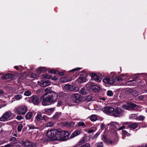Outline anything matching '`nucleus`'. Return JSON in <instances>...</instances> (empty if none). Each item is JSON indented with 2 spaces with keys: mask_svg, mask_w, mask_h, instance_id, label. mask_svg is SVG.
Wrapping results in <instances>:
<instances>
[{
  "mask_svg": "<svg viewBox=\"0 0 147 147\" xmlns=\"http://www.w3.org/2000/svg\"><path fill=\"white\" fill-rule=\"evenodd\" d=\"M58 96V94L55 92L49 94H44L41 98L42 105L46 106L55 103L57 100Z\"/></svg>",
  "mask_w": 147,
  "mask_h": 147,
  "instance_id": "obj_1",
  "label": "nucleus"
},
{
  "mask_svg": "<svg viewBox=\"0 0 147 147\" xmlns=\"http://www.w3.org/2000/svg\"><path fill=\"white\" fill-rule=\"evenodd\" d=\"M64 74V73L63 72H59V74L61 76H63Z\"/></svg>",
  "mask_w": 147,
  "mask_h": 147,
  "instance_id": "obj_63",
  "label": "nucleus"
},
{
  "mask_svg": "<svg viewBox=\"0 0 147 147\" xmlns=\"http://www.w3.org/2000/svg\"><path fill=\"white\" fill-rule=\"evenodd\" d=\"M55 131L54 140L63 141V134H64V132H63L62 131H58L56 129Z\"/></svg>",
  "mask_w": 147,
  "mask_h": 147,
  "instance_id": "obj_4",
  "label": "nucleus"
},
{
  "mask_svg": "<svg viewBox=\"0 0 147 147\" xmlns=\"http://www.w3.org/2000/svg\"><path fill=\"white\" fill-rule=\"evenodd\" d=\"M107 143L108 144H113V142L111 140H109L107 141Z\"/></svg>",
  "mask_w": 147,
  "mask_h": 147,
  "instance_id": "obj_57",
  "label": "nucleus"
},
{
  "mask_svg": "<svg viewBox=\"0 0 147 147\" xmlns=\"http://www.w3.org/2000/svg\"><path fill=\"white\" fill-rule=\"evenodd\" d=\"M64 132V134H63V141H66L69 139V133L67 131H62Z\"/></svg>",
  "mask_w": 147,
  "mask_h": 147,
  "instance_id": "obj_19",
  "label": "nucleus"
},
{
  "mask_svg": "<svg viewBox=\"0 0 147 147\" xmlns=\"http://www.w3.org/2000/svg\"><path fill=\"white\" fill-rule=\"evenodd\" d=\"M91 79L92 80L95 81L97 82H99L101 80V79L100 77L98 76L95 73H92L91 74Z\"/></svg>",
  "mask_w": 147,
  "mask_h": 147,
  "instance_id": "obj_14",
  "label": "nucleus"
},
{
  "mask_svg": "<svg viewBox=\"0 0 147 147\" xmlns=\"http://www.w3.org/2000/svg\"><path fill=\"white\" fill-rule=\"evenodd\" d=\"M138 78V76H136L135 77L134 80H130L129 81V82H131L134 81L137 83H139L140 82V81H139L140 80H137Z\"/></svg>",
  "mask_w": 147,
  "mask_h": 147,
  "instance_id": "obj_36",
  "label": "nucleus"
},
{
  "mask_svg": "<svg viewBox=\"0 0 147 147\" xmlns=\"http://www.w3.org/2000/svg\"><path fill=\"white\" fill-rule=\"evenodd\" d=\"M61 115L59 113H55V115L53 116V118L55 120L58 119L60 116Z\"/></svg>",
  "mask_w": 147,
  "mask_h": 147,
  "instance_id": "obj_34",
  "label": "nucleus"
},
{
  "mask_svg": "<svg viewBox=\"0 0 147 147\" xmlns=\"http://www.w3.org/2000/svg\"><path fill=\"white\" fill-rule=\"evenodd\" d=\"M28 110L27 107L24 105H20L16 107L15 109V112L17 114L21 115H24Z\"/></svg>",
  "mask_w": 147,
  "mask_h": 147,
  "instance_id": "obj_2",
  "label": "nucleus"
},
{
  "mask_svg": "<svg viewBox=\"0 0 147 147\" xmlns=\"http://www.w3.org/2000/svg\"><path fill=\"white\" fill-rule=\"evenodd\" d=\"M115 80L118 82H121L123 81V79L120 76H117L116 77Z\"/></svg>",
  "mask_w": 147,
  "mask_h": 147,
  "instance_id": "obj_43",
  "label": "nucleus"
},
{
  "mask_svg": "<svg viewBox=\"0 0 147 147\" xmlns=\"http://www.w3.org/2000/svg\"><path fill=\"white\" fill-rule=\"evenodd\" d=\"M80 69V68H79V67H77V68L73 69L71 70H70L69 71V72H71V71H77V70H79Z\"/></svg>",
  "mask_w": 147,
  "mask_h": 147,
  "instance_id": "obj_53",
  "label": "nucleus"
},
{
  "mask_svg": "<svg viewBox=\"0 0 147 147\" xmlns=\"http://www.w3.org/2000/svg\"><path fill=\"white\" fill-rule=\"evenodd\" d=\"M107 96L111 97L113 95V93L112 91L109 90L107 91Z\"/></svg>",
  "mask_w": 147,
  "mask_h": 147,
  "instance_id": "obj_37",
  "label": "nucleus"
},
{
  "mask_svg": "<svg viewBox=\"0 0 147 147\" xmlns=\"http://www.w3.org/2000/svg\"><path fill=\"white\" fill-rule=\"evenodd\" d=\"M50 84V82L47 80L41 81L40 85L41 86L45 87L49 86Z\"/></svg>",
  "mask_w": 147,
  "mask_h": 147,
  "instance_id": "obj_17",
  "label": "nucleus"
},
{
  "mask_svg": "<svg viewBox=\"0 0 147 147\" xmlns=\"http://www.w3.org/2000/svg\"><path fill=\"white\" fill-rule=\"evenodd\" d=\"M81 129H78L75 131L71 135L70 138H74L76 136L79 135L82 132Z\"/></svg>",
  "mask_w": 147,
  "mask_h": 147,
  "instance_id": "obj_18",
  "label": "nucleus"
},
{
  "mask_svg": "<svg viewBox=\"0 0 147 147\" xmlns=\"http://www.w3.org/2000/svg\"><path fill=\"white\" fill-rule=\"evenodd\" d=\"M105 127V125L103 123H102L100 124V128L102 129H104Z\"/></svg>",
  "mask_w": 147,
  "mask_h": 147,
  "instance_id": "obj_58",
  "label": "nucleus"
},
{
  "mask_svg": "<svg viewBox=\"0 0 147 147\" xmlns=\"http://www.w3.org/2000/svg\"><path fill=\"white\" fill-rule=\"evenodd\" d=\"M18 89L17 93H20V94L15 95L14 97V98L16 99V100H19L22 98V94L24 91V90L21 87L19 88Z\"/></svg>",
  "mask_w": 147,
  "mask_h": 147,
  "instance_id": "obj_8",
  "label": "nucleus"
},
{
  "mask_svg": "<svg viewBox=\"0 0 147 147\" xmlns=\"http://www.w3.org/2000/svg\"><path fill=\"white\" fill-rule=\"evenodd\" d=\"M13 77V76L11 74H8L5 75L3 78L5 79H11Z\"/></svg>",
  "mask_w": 147,
  "mask_h": 147,
  "instance_id": "obj_29",
  "label": "nucleus"
},
{
  "mask_svg": "<svg viewBox=\"0 0 147 147\" xmlns=\"http://www.w3.org/2000/svg\"><path fill=\"white\" fill-rule=\"evenodd\" d=\"M78 83H83L86 82L85 78L82 75H81L77 80Z\"/></svg>",
  "mask_w": 147,
  "mask_h": 147,
  "instance_id": "obj_21",
  "label": "nucleus"
},
{
  "mask_svg": "<svg viewBox=\"0 0 147 147\" xmlns=\"http://www.w3.org/2000/svg\"><path fill=\"white\" fill-rule=\"evenodd\" d=\"M125 128V126L124 125H123L121 127H120L119 128L117 129L118 130H122L123 129Z\"/></svg>",
  "mask_w": 147,
  "mask_h": 147,
  "instance_id": "obj_59",
  "label": "nucleus"
},
{
  "mask_svg": "<svg viewBox=\"0 0 147 147\" xmlns=\"http://www.w3.org/2000/svg\"><path fill=\"white\" fill-rule=\"evenodd\" d=\"M137 117V115L135 114H131L129 115L130 119H135Z\"/></svg>",
  "mask_w": 147,
  "mask_h": 147,
  "instance_id": "obj_42",
  "label": "nucleus"
},
{
  "mask_svg": "<svg viewBox=\"0 0 147 147\" xmlns=\"http://www.w3.org/2000/svg\"><path fill=\"white\" fill-rule=\"evenodd\" d=\"M12 146L11 144H8L7 145H5L4 146V147H9Z\"/></svg>",
  "mask_w": 147,
  "mask_h": 147,
  "instance_id": "obj_62",
  "label": "nucleus"
},
{
  "mask_svg": "<svg viewBox=\"0 0 147 147\" xmlns=\"http://www.w3.org/2000/svg\"><path fill=\"white\" fill-rule=\"evenodd\" d=\"M92 86V89L93 92H97L100 90V88L99 86L96 85Z\"/></svg>",
  "mask_w": 147,
  "mask_h": 147,
  "instance_id": "obj_26",
  "label": "nucleus"
},
{
  "mask_svg": "<svg viewBox=\"0 0 147 147\" xmlns=\"http://www.w3.org/2000/svg\"><path fill=\"white\" fill-rule=\"evenodd\" d=\"M31 94V92L29 91H26L24 94V95L26 96H30Z\"/></svg>",
  "mask_w": 147,
  "mask_h": 147,
  "instance_id": "obj_44",
  "label": "nucleus"
},
{
  "mask_svg": "<svg viewBox=\"0 0 147 147\" xmlns=\"http://www.w3.org/2000/svg\"><path fill=\"white\" fill-rule=\"evenodd\" d=\"M33 116V113L31 112H28L25 116V118L27 119H30Z\"/></svg>",
  "mask_w": 147,
  "mask_h": 147,
  "instance_id": "obj_27",
  "label": "nucleus"
},
{
  "mask_svg": "<svg viewBox=\"0 0 147 147\" xmlns=\"http://www.w3.org/2000/svg\"><path fill=\"white\" fill-rule=\"evenodd\" d=\"M123 111L120 108L114 109L113 115L115 117H120L123 114Z\"/></svg>",
  "mask_w": 147,
  "mask_h": 147,
  "instance_id": "obj_5",
  "label": "nucleus"
},
{
  "mask_svg": "<svg viewBox=\"0 0 147 147\" xmlns=\"http://www.w3.org/2000/svg\"><path fill=\"white\" fill-rule=\"evenodd\" d=\"M30 102H32L35 105H38L40 103L38 97L35 95H33L29 98Z\"/></svg>",
  "mask_w": 147,
  "mask_h": 147,
  "instance_id": "obj_7",
  "label": "nucleus"
},
{
  "mask_svg": "<svg viewBox=\"0 0 147 147\" xmlns=\"http://www.w3.org/2000/svg\"><path fill=\"white\" fill-rule=\"evenodd\" d=\"M71 97L73 100L76 103H78L82 100V96L80 94H72Z\"/></svg>",
  "mask_w": 147,
  "mask_h": 147,
  "instance_id": "obj_9",
  "label": "nucleus"
},
{
  "mask_svg": "<svg viewBox=\"0 0 147 147\" xmlns=\"http://www.w3.org/2000/svg\"><path fill=\"white\" fill-rule=\"evenodd\" d=\"M58 79V78L56 77H53L52 78V80H53L56 81Z\"/></svg>",
  "mask_w": 147,
  "mask_h": 147,
  "instance_id": "obj_60",
  "label": "nucleus"
},
{
  "mask_svg": "<svg viewBox=\"0 0 147 147\" xmlns=\"http://www.w3.org/2000/svg\"><path fill=\"white\" fill-rule=\"evenodd\" d=\"M65 126L69 127H73L75 123L73 122L66 121L64 123Z\"/></svg>",
  "mask_w": 147,
  "mask_h": 147,
  "instance_id": "obj_20",
  "label": "nucleus"
},
{
  "mask_svg": "<svg viewBox=\"0 0 147 147\" xmlns=\"http://www.w3.org/2000/svg\"><path fill=\"white\" fill-rule=\"evenodd\" d=\"M51 88L50 87L47 88L45 90V91L48 93H50Z\"/></svg>",
  "mask_w": 147,
  "mask_h": 147,
  "instance_id": "obj_49",
  "label": "nucleus"
},
{
  "mask_svg": "<svg viewBox=\"0 0 147 147\" xmlns=\"http://www.w3.org/2000/svg\"><path fill=\"white\" fill-rule=\"evenodd\" d=\"M97 116L95 115H92L90 117V119L92 121H96L97 120Z\"/></svg>",
  "mask_w": 147,
  "mask_h": 147,
  "instance_id": "obj_32",
  "label": "nucleus"
},
{
  "mask_svg": "<svg viewBox=\"0 0 147 147\" xmlns=\"http://www.w3.org/2000/svg\"><path fill=\"white\" fill-rule=\"evenodd\" d=\"M63 103L64 102L63 99L60 100H59L58 102H57V106L58 107H59L60 106L63 105Z\"/></svg>",
  "mask_w": 147,
  "mask_h": 147,
  "instance_id": "obj_38",
  "label": "nucleus"
},
{
  "mask_svg": "<svg viewBox=\"0 0 147 147\" xmlns=\"http://www.w3.org/2000/svg\"><path fill=\"white\" fill-rule=\"evenodd\" d=\"M36 138H38L37 140L39 142L38 143H44L47 141V140L46 139V138L42 136H36Z\"/></svg>",
  "mask_w": 147,
  "mask_h": 147,
  "instance_id": "obj_16",
  "label": "nucleus"
},
{
  "mask_svg": "<svg viewBox=\"0 0 147 147\" xmlns=\"http://www.w3.org/2000/svg\"><path fill=\"white\" fill-rule=\"evenodd\" d=\"M138 106L133 103H127L122 106L123 108L127 110H135L138 108Z\"/></svg>",
  "mask_w": 147,
  "mask_h": 147,
  "instance_id": "obj_3",
  "label": "nucleus"
},
{
  "mask_svg": "<svg viewBox=\"0 0 147 147\" xmlns=\"http://www.w3.org/2000/svg\"><path fill=\"white\" fill-rule=\"evenodd\" d=\"M127 91L130 94L134 96H136L138 95V93L136 91L132 89H128L127 90Z\"/></svg>",
  "mask_w": 147,
  "mask_h": 147,
  "instance_id": "obj_22",
  "label": "nucleus"
},
{
  "mask_svg": "<svg viewBox=\"0 0 147 147\" xmlns=\"http://www.w3.org/2000/svg\"><path fill=\"white\" fill-rule=\"evenodd\" d=\"M43 77L45 79H49L51 78V76L50 75H45Z\"/></svg>",
  "mask_w": 147,
  "mask_h": 147,
  "instance_id": "obj_50",
  "label": "nucleus"
},
{
  "mask_svg": "<svg viewBox=\"0 0 147 147\" xmlns=\"http://www.w3.org/2000/svg\"><path fill=\"white\" fill-rule=\"evenodd\" d=\"M122 133L123 134L126 135L127 136H129L130 135V134L125 130H123L122 131Z\"/></svg>",
  "mask_w": 147,
  "mask_h": 147,
  "instance_id": "obj_48",
  "label": "nucleus"
},
{
  "mask_svg": "<svg viewBox=\"0 0 147 147\" xmlns=\"http://www.w3.org/2000/svg\"><path fill=\"white\" fill-rule=\"evenodd\" d=\"M138 147H147V144H146L145 146L144 145H142V146H138Z\"/></svg>",
  "mask_w": 147,
  "mask_h": 147,
  "instance_id": "obj_64",
  "label": "nucleus"
},
{
  "mask_svg": "<svg viewBox=\"0 0 147 147\" xmlns=\"http://www.w3.org/2000/svg\"><path fill=\"white\" fill-rule=\"evenodd\" d=\"M87 137L84 136L83 137L79 142V145H81L85 143L86 142V139Z\"/></svg>",
  "mask_w": 147,
  "mask_h": 147,
  "instance_id": "obj_30",
  "label": "nucleus"
},
{
  "mask_svg": "<svg viewBox=\"0 0 147 147\" xmlns=\"http://www.w3.org/2000/svg\"><path fill=\"white\" fill-rule=\"evenodd\" d=\"M144 97H146V95H141L138 97V98L140 100H142Z\"/></svg>",
  "mask_w": 147,
  "mask_h": 147,
  "instance_id": "obj_51",
  "label": "nucleus"
},
{
  "mask_svg": "<svg viewBox=\"0 0 147 147\" xmlns=\"http://www.w3.org/2000/svg\"><path fill=\"white\" fill-rule=\"evenodd\" d=\"M27 126L29 128V129H36L38 130V128L34 126L33 125H27Z\"/></svg>",
  "mask_w": 147,
  "mask_h": 147,
  "instance_id": "obj_41",
  "label": "nucleus"
},
{
  "mask_svg": "<svg viewBox=\"0 0 147 147\" xmlns=\"http://www.w3.org/2000/svg\"><path fill=\"white\" fill-rule=\"evenodd\" d=\"M53 125V123L52 122H49L46 123L47 127H52Z\"/></svg>",
  "mask_w": 147,
  "mask_h": 147,
  "instance_id": "obj_47",
  "label": "nucleus"
},
{
  "mask_svg": "<svg viewBox=\"0 0 147 147\" xmlns=\"http://www.w3.org/2000/svg\"><path fill=\"white\" fill-rule=\"evenodd\" d=\"M11 114L10 111L6 112L0 118V121H6L8 120Z\"/></svg>",
  "mask_w": 147,
  "mask_h": 147,
  "instance_id": "obj_6",
  "label": "nucleus"
},
{
  "mask_svg": "<svg viewBox=\"0 0 147 147\" xmlns=\"http://www.w3.org/2000/svg\"><path fill=\"white\" fill-rule=\"evenodd\" d=\"M23 127V125L22 124H18V131L19 132H20L22 130V129Z\"/></svg>",
  "mask_w": 147,
  "mask_h": 147,
  "instance_id": "obj_39",
  "label": "nucleus"
},
{
  "mask_svg": "<svg viewBox=\"0 0 147 147\" xmlns=\"http://www.w3.org/2000/svg\"><path fill=\"white\" fill-rule=\"evenodd\" d=\"M55 130L56 129H52L46 132L47 136L51 140H54Z\"/></svg>",
  "mask_w": 147,
  "mask_h": 147,
  "instance_id": "obj_11",
  "label": "nucleus"
},
{
  "mask_svg": "<svg viewBox=\"0 0 147 147\" xmlns=\"http://www.w3.org/2000/svg\"><path fill=\"white\" fill-rule=\"evenodd\" d=\"M94 131V130L93 129H90L88 130V133L89 134L91 133L92 132H93Z\"/></svg>",
  "mask_w": 147,
  "mask_h": 147,
  "instance_id": "obj_61",
  "label": "nucleus"
},
{
  "mask_svg": "<svg viewBox=\"0 0 147 147\" xmlns=\"http://www.w3.org/2000/svg\"><path fill=\"white\" fill-rule=\"evenodd\" d=\"M43 119H44L45 121H48L49 119V118L46 115L43 116Z\"/></svg>",
  "mask_w": 147,
  "mask_h": 147,
  "instance_id": "obj_52",
  "label": "nucleus"
},
{
  "mask_svg": "<svg viewBox=\"0 0 147 147\" xmlns=\"http://www.w3.org/2000/svg\"><path fill=\"white\" fill-rule=\"evenodd\" d=\"M36 119L37 121L41 122L43 120V116L42 117L40 114L38 113Z\"/></svg>",
  "mask_w": 147,
  "mask_h": 147,
  "instance_id": "obj_25",
  "label": "nucleus"
},
{
  "mask_svg": "<svg viewBox=\"0 0 147 147\" xmlns=\"http://www.w3.org/2000/svg\"><path fill=\"white\" fill-rule=\"evenodd\" d=\"M31 77L33 78H36L37 77L36 75L34 73H32L31 76Z\"/></svg>",
  "mask_w": 147,
  "mask_h": 147,
  "instance_id": "obj_56",
  "label": "nucleus"
},
{
  "mask_svg": "<svg viewBox=\"0 0 147 147\" xmlns=\"http://www.w3.org/2000/svg\"><path fill=\"white\" fill-rule=\"evenodd\" d=\"M72 80V78H70V79H68V78L65 77L62 78L61 79V81L62 82H66L70 81Z\"/></svg>",
  "mask_w": 147,
  "mask_h": 147,
  "instance_id": "obj_31",
  "label": "nucleus"
},
{
  "mask_svg": "<svg viewBox=\"0 0 147 147\" xmlns=\"http://www.w3.org/2000/svg\"><path fill=\"white\" fill-rule=\"evenodd\" d=\"M102 81L105 83L110 84H113L114 82V80L113 78L110 77H106L104 78Z\"/></svg>",
  "mask_w": 147,
  "mask_h": 147,
  "instance_id": "obj_12",
  "label": "nucleus"
},
{
  "mask_svg": "<svg viewBox=\"0 0 147 147\" xmlns=\"http://www.w3.org/2000/svg\"><path fill=\"white\" fill-rule=\"evenodd\" d=\"M99 134L98 133H96L93 137V139H96L98 136Z\"/></svg>",
  "mask_w": 147,
  "mask_h": 147,
  "instance_id": "obj_55",
  "label": "nucleus"
},
{
  "mask_svg": "<svg viewBox=\"0 0 147 147\" xmlns=\"http://www.w3.org/2000/svg\"><path fill=\"white\" fill-rule=\"evenodd\" d=\"M71 87L72 86L71 85L66 84L65 86H64V88L66 90H72L71 89Z\"/></svg>",
  "mask_w": 147,
  "mask_h": 147,
  "instance_id": "obj_35",
  "label": "nucleus"
},
{
  "mask_svg": "<svg viewBox=\"0 0 147 147\" xmlns=\"http://www.w3.org/2000/svg\"><path fill=\"white\" fill-rule=\"evenodd\" d=\"M138 124L137 123L129 124L128 125V127L131 129H135L138 127Z\"/></svg>",
  "mask_w": 147,
  "mask_h": 147,
  "instance_id": "obj_23",
  "label": "nucleus"
},
{
  "mask_svg": "<svg viewBox=\"0 0 147 147\" xmlns=\"http://www.w3.org/2000/svg\"><path fill=\"white\" fill-rule=\"evenodd\" d=\"M77 125L78 127H82L83 128H84L86 127L84 122L83 121L79 122L78 123Z\"/></svg>",
  "mask_w": 147,
  "mask_h": 147,
  "instance_id": "obj_28",
  "label": "nucleus"
},
{
  "mask_svg": "<svg viewBox=\"0 0 147 147\" xmlns=\"http://www.w3.org/2000/svg\"><path fill=\"white\" fill-rule=\"evenodd\" d=\"M10 141L12 144H16L17 143L18 141L16 138L15 137H12L10 139Z\"/></svg>",
  "mask_w": 147,
  "mask_h": 147,
  "instance_id": "obj_33",
  "label": "nucleus"
},
{
  "mask_svg": "<svg viewBox=\"0 0 147 147\" xmlns=\"http://www.w3.org/2000/svg\"><path fill=\"white\" fill-rule=\"evenodd\" d=\"M16 118L19 120H21L23 118L20 115L17 116L16 117Z\"/></svg>",
  "mask_w": 147,
  "mask_h": 147,
  "instance_id": "obj_54",
  "label": "nucleus"
},
{
  "mask_svg": "<svg viewBox=\"0 0 147 147\" xmlns=\"http://www.w3.org/2000/svg\"><path fill=\"white\" fill-rule=\"evenodd\" d=\"M22 144L24 147H35L34 143L28 140L23 142Z\"/></svg>",
  "mask_w": 147,
  "mask_h": 147,
  "instance_id": "obj_13",
  "label": "nucleus"
},
{
  "mask_svg": "<svg viewBox=\"0 0 147 147\" xmlns=\"http://www.w3.org/2000/svg\"><path fill=\"white\" fill-rule=\"evenodd\" d=\"M54 109H55L54 108L45 109L42 110V112L44 114L50 115L53 113Z\"/></svg>",
  "mask_w": 147,
  "mask_h": 147,
  "instance_id": "obj_15",
  "label": "nucleus"
},
{
  "mask_svg": "<svg viewBox=\"0 0 147 147\" xmlns=\"http://www.w3.org/2000/svg\"><path fill=\"white\" fill-rule=\"evenodd\" d=\"M85 89L84 88H82L81 90L80 91L79 93L82 95H85L86 92H85Z\"/></svg>",
  "mask_w": 147,
  "mask_h": 147,
  "instance_id": "obj_40",
  "label": "nucleus"
},
{
  "mask_svg": "<svg viewBox=\"0 0 147 147\" xmlns=\"http://www.w3.org/2000/svg\"><path fill=\"white\" fill-rule=\"evenodd\" d=\"M145 118V117L144 116L140 115L138 117L137 119L138 120L143 121L144 119Z\"/></svg>",
  "mask_w": 147,
  "mask_h": 147,
  "instance_id": "obj_45",
  "label": "nucleus"
},
{
  "mask_svg": "<svg viewBox=\"0 0 147 147\" xmlns=\"http://www.w3.org/2000/svg\"><path fill=\"white\" fill-rule=\"evenodd\" d=\"M96 145L97 147H103L102 142H100L96 144Z\"/></svg>",
  "mask_w": 147,
  "mask_h": 147,
  "instance_id": "obj_46",
  "label": "nucleus"
},
{
  "mask_svg": "<svg viewBox=\"0 0 147 147\" xmlns=\"http://www.w3.org/2000/svg\"><path fill=\"white\" fill-rule=\"evenodd\" d=\"M109 125H110L111 128L113 129L117 128V126L118 125V123L117 122H111L109 124Z\"/></svg>",
  "mask_w": 147,
  "mask_h": 147,
  "instance_id": "obj_24",
  "label": "nucleus"
},
{
  "mask_svg": "<svg viewBox=\"0 0 147 147\" xmlns=\"http://www.w3.org/2000/svg\"><path fill=\"white\" fill-rule=\"evenodd\" d=\"M102 110L103 112L109 115H112L114 109L111 107H104Z\"/></svg>",
  "mask_w": 147,
  "mask_h": 147,
  "instance_id": "obj_10",
  "label": "nucleus"
}]
</instances>
